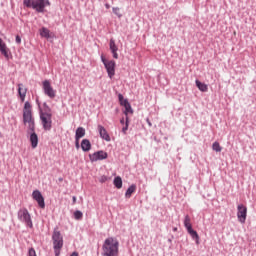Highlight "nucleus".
I'll list each match as a JSON object with an SVG mask.
<instances>
[{"label": "nucleus", "instance_id": "nucleus-1", "mask_svg": "<svg viewBox=\"0 0 256 256\" xmlns=\"http://www.w3.org/2000/svg\"><path fill=\"white\" fill-rule=\"evenodd\" d=\"M104 256L119 255V240L114 237H109L104 241L102 246Z\"/></svg>", "mask_w": 256, "mask_h": 256}, {"label": "nucleus", "instance_id": "nucleus-20", "mask_svg": "<svg viewBox=\"0 0 256 256\" xmlns=\"http://www.w3.org/2000/svg\"><path fill=\"white\" fill-rule=\"evenodd\" d=\"M123 107L125 108L124 114L126 115H133V108L131 107V104L129 101H125Z\"/></svg>", "mask_w": 256, "mask_h": 256}, {"label": "nucleus", "instance_id": "nucleus-24", "mask_svg": "<svg viewBox=\"0 0 256 256\" xmlns=\"http://www.w3.org/2000/svg\"><path fill=\"white\" fill-rule=\"evenodd\" d=\"M184 227H186L187 231H189L190 229H193V226L191 225V218L189 217V215L185 216Z\"/></svg>", "mask_w": 256, "mask_h": 256}, {"label": "nucleus", "instance_id": "nucleus-16", "mask_svg": "<svg viewBox=\"0 0 256 256\" xmlns=\"http://www.w3.org/2000/svg\"><path fill=\"white\" fill-rule=\"evenodd\" d=\"M109 45H110V51L113 54L114 59H119V54H117V51L119 50V48L115 44V40L110 39V44Z\"/></svg>", "mask_w": 256, "mask_h": 256}, {"label": "nucleus", "instance_id": "nucleus-10", "mask_svg": "<svg viewBox=\"0 0 256 256\" xmlns=\"http://www.w3.org/2000/svg\"><path fill=\"white\" fill-rule=\"evenodd\" d=\"M32 199L38 203L40 209H45V198H43L41 191L34 190L32 193Z\"/></svg>", "mask_w": 256, "mask_h": 256}, {"label": "nucleus", "instance_id": "nucleus-23", "mask_svg": "<svg viewBox=\"0 0 256 256\" xmlns=\"http://www.w3.org/2000/svg\"><path fill=\"white\" fill-rule=\"evenodd\" d=\"M84 135H85V128L78 127L76 129L75 139H83Z\"/></svg>", "mask_w": 256, "mask_h": 256}, {"label": "nucleus", "instance_id": "nucleus-36", "mask_svg": "<svg viewBox=\"0 0 256 256\" xmlns=\"http://www.w3.org/2000/svg\"><path fill=\"white\" fill-rule=\"evenodd\" d=\"M120 123L123 125V123H125V119H121Z\"/></svg>", "mask_w": 256, "mask_h": 256}, {"label": "nucleus", "instance_id": "nucleus-27", "mask_svg": "<svg viewBox=\"0 0 256 256\" xmlns=\"http://www.w3.org/2000/svg\"><path fill=\"white\" fill-rule=\"evenodd\" d=\"M74 218H75L77 221H79V219H83V212H82V211H79V210L75 211V212H74Z\"/></svg>", "mask_w": 256, "mask_h": 256}, {"label": "nucleus", "instance_id": "nucleus-4", "mask_svg": "<svg viewBox=\"0 0 256 256\" xmlns=\"http://www.w3.org/2000/svg\"><path fill=\"white\" fill-rule=\"evenodd\" d=\"M52 240L55 255H61V249H63V237L61 236V232L55 230L52 235Z\"/></svg>", "mask_w": 256, "mask_h": 256}, {"label": "nucleus", "instance_id": "nucleus-14", "mask_svg": "<svg viewBox=\"0 0 256 256\" xmlns=\"http://www.w3.org/2000/svg\"><path fill=\"white\" fill-rule=\"evenodd\" d=\"M18 95L21 102H25V97H27V88L23 84H18Z\"/></svg>", "mask_w": 256, "mask_h": 256}, {"label": "nucleus", "instance_id": "nucleus-8", "mask_svg": "<svg viewBox=\"0 0 256 256\" xmlns=\"http://www.w3.org/2000/svg\"><path fill=\"white\" fill-rule=\"evenodd\" d=\"M18 219L23 221L27 225V227H33V221H31V214H29V211L25 208L20 209L18 211Z\"/></svg>", "mask_w": 256, "mask_h": 256}, {"label": "nucleus", "instance_id": "nucleus-37", "mask_svg": "<svg viewBox=\"0 0 256 256\" xmlns=\"http://www.w3.org/2000/svg\"><path fill=\"white\" fill-rule=\"evenodd\" d=\"M105 7H106V9H109L110 6H109V4H106Z\"/></svg>", "mask_w": 256, "mask_h": 256}, {"label": "nucleus", "instance_id": "nucleus-13", "mask_svg": "<svg viewBox=\"0 0 256 256\" xmlns=\"http://www.w3.org/2000/svg\"><path fill=\"white\" fill-rule=\"evenodd\" d=\"M98 132L101 139H104V141H111V136H109V133H107V129H105V127L98 125Z\"/></svg>", "mask_w": 256, "mask_h": 256}, {"label": "nucleus", "instance_id": "nucleus-5", "mask_svg": "<svg viewBox=\"0 0 256 256\" xmlns=\"http://www.w3.org/2000/svg\"><path fill=\"white\" fill-rule=\"evenodd\" d=\"M42 89L44 91V95L49 97V99H55V97H57V90L51 86V82L49 80H44L42 82Z\"/></svg>", "mask_w": 256, "mask_h": 256}, {"label": "nucleus", "instance_id": "nucleus-35", "mask_svg": "<svg viewBox=\"0 0 256 256\" xmlns=\"http://www.w3.org/2000/svg\"><path fill=\"white\" fill-rule=\"evenodd\" d=\"M72 200H73V205H75L77 203V197L73 196Z\"/></svg>", "mask_w": 256, "mask_h": 256}, {"label": "nucleus", "instance_id": "nucleus-9", "mask_svg": "<svg viewBox=\"0 0 256 256\" xmlns=\"http://www.w3.org/2000/svg\"><path fill=\"white\" fill-rule=\"evenodd\" d=\"M237 209H238V212H237L238 221L243 224L245 223V221H247V206L243 204H239Z\"/></svg>", "mask_w": 256, "mask_h": 256}, {"label": "nucleus", "instance_id": "nucleus-2", "mask_svg": "<svg viewBox=\"0 0 256 256\" xmlns=\"http://www.w3.org/2000/svg\"><path fill=\"white\" fill-rule=\"evenodd\" d=\"M23 121L24 125H27L28 131H35V120L33 119V113L31 112V103L25 102L23 109Z\"/></svg>", "mask_w": 256, "mask_h": 256}, {"label": "nucleus", "instance_id": "nucleus-30", "mask_svg": "<svg viewBox=\"0 0 256 256\" xmlns=\"http://www.w3.org/2000/svg\"><path fill=\"white\" fill-rule=\"evenodd\" d=\"M112 11L115 15H117V17H123V15H121L119 7L113 8Z\"/></svg>", "mask_w": 256, "mask_h": 256}, {"label": "nucleus", "instance_id": "nucleus-11", "mask_svg": "<svg viewBox=\"0 0 256 256\" xmlns=\"http://www.w3.org/2000/svg\"><path fill=\"white\" fill-rule=\"evenodd\" d=\"M89 157L90 161H92V163H95L96 161H103V159H107L108 155L107 152L100 150L94 152L93 154H90Z\"/></svg>", "mask_w": 256, "mask_h": 256}, {"label": "nucleus", "instance_id": "nucleus-21", "mask_svg": "<svg viewBox=\"0 0 256 256\" xmlns=\"http://www.w3.org/2000/svg\"><path fill=\"white\" fill-rule=\"evenodd\" d=\"M187 232L192 237V239H195L196 245H199V234L197 231L193 230V228H190V230H187Z\"/></svg>", "mask_w": 256, "mask_h": 256}, {"label": "nucleus", "instance_id": "nucleus-7", "mask_svg": "<svg viewBox=\"0 0 256 256\" xmlns=\"http://www.w3.org/2000/svg\"><path fill=\"white\" fill-rule=\"evenodd\" d=\"M40 119L42 121L43 129L45 131H51V127L53 125L52 115L48 112H41Z\"/></svg>", "mask_w": 256, "mask_h": 256}, {"label": "nucleus", "instance_id": "nucleus-29", "mask_svg": "<svg viewBox=\"0 0 256 256\" xmlns=\"http://www.w3.org/2000/svg\"><path fill=\"white\" fill-rule=\"evenodd\" d=\"M118 99H119L120 105H122V106L125 105V101H128L127 99H125V98L123 97V94H119V95H118Z\"/></svg>", "mask_w": 256, "mask_h": 256}, {"label": "nucleus", "instance_id": "nucleus-18", "mask_svg": "<svg viewBox=\"0 0 256 256\" xmlns=\"http://www.w3.org/2000/svg\"><path fill=\"white\" fill-rule=\"evenodd\" d=\"M137 191V185L132 184L126 191L125 197L126 199H131V195Z\"/></svg>", "mask_w": 256, "mask_h": 256}, {"label": "nucleus", "instance_id": "nucleus-22", "mask_svg": "<svg viewBox=\"0 0 256 256\" xmlns=\"http://www.w3.org/2000/svg\"><path fill=\"white\" fill-rule=\"evenodd\" d=\"M40 36L44 37L45 39H49L51 37V31L45 27H42L40 29Z\"/></svg>", "mask_w": 256, "mask_h": 256}, {"label": "nucleus", "instance_id": "nucleus-15", "mask_svg": "<svg viewBox=\"0 0 256 256\" xmlns=\"http://www.w3.org/2000/svg\"><path fill=\"white\" fill-rule=\"evenodd\" d=\"M1 54L4 55L7 61H9V59L13 57V55L11 54V50H9V48H7V45H5L4 43L1 44Z\"/></svg>", "mask_w": 256, "mask_h": 256}, {"label": "nucleus", "instance_id": "nucleus-39", "mask_svg": "<svg viewBox=\"0 0 256 256\" xmlns=\"http://www.w3.org/2000/svg\"><path fill=\"white\" fill-rule=\"evenodd\" d=\"M55 256H59V255L55 254Z\"/></svg>", "mask_w": 256, "mask_h": 256}, {"label": "nucleus", "instance_id": "nucleus-25", "mask_svg": "<svg viewBox=\"0 0 256 256\" xmlns=\"http://www.w3.org/2000/svg\"><path fill=\"white\" fill-rule=\"evenodd\" d=\"M114 185L117 189H121V187H123V180L121 179V177L117 176L114 179Z\"/></svg>", "mask_w": 256, "mask_h": 256}, {"label": "nucleus", "instance_id": "nucleus-33", "mask_svg": "<svg viewBox=\"0 0 256 256\" xmlns=\"http://www.w3.org/2000/svg\"><path fill=\"white\" fill-rule=\"evenodd\" d=\"M16 43H18V45L21 43V37L19 35L16 36Z\"/></svg>", "mask_w": 256, "mask_h": 256}, {"label": "nucleus", "instance_id": "nucleus-17", "mask_svg": "<svg viewBox=\"0 0 256 256\" xmlns=\"http://www.w3.org/2000/svg\"><path fill=\"white\" fill-rule=\"evenodd\" d=\"M196 87L199 89V91H202V93H207L209 91L207 84L202 83L199 80H196Z\"/></svg>", "mask_w": 256, "mask_h": 256}, {"label": "nucleus", "instance_id": "nucleus-38", "mask_svg": "<svg viewBox=\"0 0 256 256\" xmlns=\"http://www.w3.org/2000/svg\"><path fill=\"white\" fill-rule=\"evenodd\" d=\"M173 231H177V228H174Z\"/></svg>", "mask_w": 256, "mask_h": 256}, {"label": "nucleus", "instance_id": "nucleus-6", "mask_svg": "<svg viewBox=\"0 0 256 256\" xmlns=\"http://www.w3.org/2000/svg\"><path fill=\"white\" fill-rule=\"evenodd\" d=\"M101 60L108 73V77L113 79V77H115V60H107L103 56H101Z\"/></svg>", "mask_w": 256, "mask_h": 256}, {"label": "nucleus", "instance_id": "nucleus-32", "mask_svg": "<svg viewBox=\"0 0 256 256\" xmlns=\"http://www.w3.org/2000/svg\"><path fill=\"white\" fill-rule=\"evenodd\" d=\"M99 181L100 183H105L107 181V176H101Z\"/></svg>", "mask_w": 256, "mask_h": 256}, {"label": "nucleus", "instance_id": "nucleus-3", "mask_svg": "<svg viewBox=\"0 0 256 256\" xmlns=\"http://www.w3.org/2000/svg\"><path fill=\"white\" fill-rule=\"evenodd\" d=\"M25 7L34 9L37 13H44L45 7H49L51 2L49 0H24Z\"/></svg>", "mask_w": 256, "mask_h": 256}, {"label": "nucleus", "instance_id": "nucleus-31", "mask_svg": "<svg viewBox=\"0 0 256 256\" xmlns=\"http://www.w3.org/2000/svg\"><path fill=\"white\" fill-rule=\"evenodd\" d=\"M28 256H37V252H35V249L30 248L28 251Z\"/></svg>", "mask_w": 256, "mask_h": 256}, {"label": "nucleus", "instance_id": "nucleus-28", "mask_svg": "<svg viewBox=\"0 0 256 256\" xmlns=\"http://www.w3.org/2000/svg\"><path fill=\"white\" fill-rule=\"evenodd\" d=\"M128 129H129V117L126 116V124H125V127L122 128V133H124L125 135Z\"/></svg>", "mask_w": 256, "mask_h": 256}, {"label": "nucleus", "instance_id": "nucleus-26", "mask_svg": "<svg viewBox=\"0 0 256 256\" xmlns=\"http://www.w3.org/2000/svg\"><path fill=\"white\" fill-rule=\"evenodd\" d=\"M212 149L213 151H216V153H221V151L223 150L219 142H214L212 145Z\"/></svg>", "mask_w": 256, "mask_h": 256}, {"label": "nucleus", "instance_id": "nucleus-19", "mask_svg": "<svg viewBox=\"0 0 256 256\" xmlns=\"http://www.w3.org/2000/svg\"><path fill=\"white\" fill-rule=\"evenodd\" d=\"M81 149L82 151H91V142L87 139H83L81 142Z\"/></svg>", "mask_w": 256, "mask_h": 256}, {"label": "nucleus", "instance_id": "nucleus-12", "mask_svg": "<svg viewBox=\"0 0 256 256\" xmlns=\"http://www.w3.org/2000/svg\"><path fill=\"white\" fill-rule=\"evenodd\" d=\"M28 133H30V143L32 149H37V146L39 145V136H37V133H35V131L28 130Z\"/></svg>", "mask_w": 256, "mask_h": 256}, {"label": "nucleus", "instance_id": "nucleus-34", "mask_svg": "<svg viewBox=\"0 0 256 256\" xmlns=\"http://www.w3.org/2000/svg\"><path fill=\"white\" fill-rule=\"evenodd\" d=\"M79 141H80V139H75L76 149H79Z\"/></svg>", "mask_w": 256, "mask_h": 256}]
</instances>
